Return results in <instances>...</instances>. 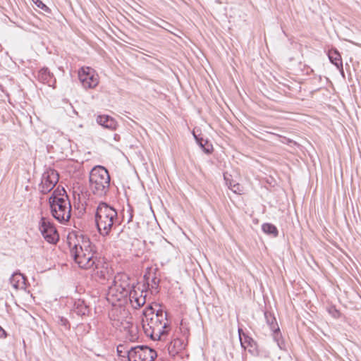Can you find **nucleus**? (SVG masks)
<instances>
[{
	"instance_id": "nucleus-24",
	"label": "nucleus",
	"mask_w": 361,
	"mask_h": 361,
	"mask_svg": "<svg viewBox=\"0 0 361 361\" xmlns=\"http://www.w3.org/2000/svg\"><path fill=\"white\" fill-rule=\"evenodd\" d=\"M35 4L39 8L44 10V11H49V8L44 4L42 3V1H41L40 0H32Z\"/></svg>"
},
{
	"instance_id": "nucleus-27",
	"label": "nucleus",
	"mask_w": 361,
	"mask_h": 361,
	"mask_svg": "<svg viewBox=\"0 0 361 361\" xmlns=\"http://www.w3.org/2000/svg\"><path fill=\"white\" fill-rule=\"evenodd\" d=\"M159 286V280L157 279V277H154L152 279V287L157 288Z\"/></svg>"
},
{
	"instance_id": "nucleus-28",
	"label": "nucleus",
	"mask_w": 361,
	"mask_h": 361,
	"mask_svg": "<svg viewBox=\"0 0 361 361\" xmlns=\"http://www.w3.org/2000/svg\"><path fill=\"white\" fill-rule=\"evenodd\" d=\"M124 346L123 345H119L118 347H117V352H118V354L121 356V353H122V348H123Z\"/></svg>"
},
{
	"instance_id": "nucleus-14",
	"label": "nucleus",
	"mask_w": 361,
	"mask_h": 361,
	"mask_svg": "<svg viewBox=\"0 0 361 361\" xmlns=\"http://www.w3.org/2000/svg\"><path fill=\"white\" fill-rule=\"evenodd\" d=\"M92 269L93 276L99 279H105L106 276L108 274L107 266H105V264L100 259H97L96 260V264H94Z\"/></svg>"
},
{
	"instance_id": "nucleus-18",
	"label": "nucleus",
	"mask_w": 361,
	"mask_h": 361,
	"mask_svg": "<svg viewBox=\"0 0 361 361\" xmlns=\"http://www.w3.org/2000/svg\"><path fill=\"white\" fill-rule=\"evenodd\" d=\"M328 55L330 61L333 64H334L338 69H341L342 71V73L343 74V63L341 61V56L339 52L336 49L330 50L329 51Z\"/></svg>"
},
{
	"instance_id": "nucleus-19",
	"label": "nucleus",
	"mask_w": 361,
	"mask_h": 361,
	"mask_svg": "<svg viewBox=\"0 0 361 361\" xmlns=\"http://www.w3.org/2000/svg\"><path fill=\"white\" fill-rule=\"evenodd\" d=\"M262 229L265 233L271 235L273 237H276L279 234L277 228L271 224L265 223L262 224Z\"/></svg>"
},
{
	"instance_id": "nucleus-9",
	"label": "nucleus",
	"mask_w": 361,
	"mask_h": 361,
	"mask_svg": "<svg viewBox=\"0 0 361 361\" xmlns=\"http://www.w3.org/2000/svg\"><path fill=\"white\" fill-rule=\"evenodd\" d=\"M39 229L48 243L55 244L58 242L59 233L49 219L42 217L39 223Z\"/></svg>"
},
{
	"instance_id": "nucleus-30",
	"label": "nucleus",
	"mask_w": 361,
	"mask_h": 361,
	"mask_svg": "<svg viewBox=\"0 0 361 361\" xmlns=\"http://www.w3.org/2000/svg\"><path fill=\"white\" fill-rule=\"evenodd\" d=\"M60 320H61V324L66 326V325L68 324V320L63 317H61Z\"/></svg>"
},
{
	"instance_id": "nucleus-6",
	"label": "nucleus",
	"mask_w": 361,
	"mask_h": 361,
	"mask_svg": "<svg viewBox=\"0 0 361 361\" xmlns=\"http://www.w3.org/2000/svg\"><path fill=\"white\" fill-rule=\"evenodd\" d=\"M89 182L90 190L97 197H104L109 191L110 176L104 166H97L91 170Z\"/></svg>"
},
{
	"instance_id": "nucleus-26",
	"label": "nucleus",
	"mask_w": 361,
	"mask_h": 361,
	"mask_svg": "<svg viewBox=\"0 0 361 361\" xmlns=\"http://www.w3.org/2000/svg\"><path fill=\"white\" fill-rule=\"evenodd\" d=\"M329 312L335 318H338L340 315V312L334 307H330L329 309Z\"/></svg>"
},
{
	"instance_id": "nucleus-5",
	"label": "nucleus",
	"mask_w": 361,
	"mask_h": 361,
	"mask_svg": "<svg viewBox=\"0 0 361 361\" xmlns=\"http://www.w3.org/2000/svg\"><path fill=\"white\" fill-rule=\"evenodd\" d=\"M135 288L131 285L128 276L124 273L117 274L111 286L109 287L106 300L112 305L116 302L127 301L128 294Z\"/></svg>"
},
{
	"instance_id": "nucleus-15",
	"label": "nucleus",
	"mask_w": 361,
	"mask_h": 361,
	"mask_svg": "<svg viewBox=\"0 0 361 361\" xmlns=\"http://www.w3.org/2000/svg\"><path fill=\"white\" fill-rule=\"evenodd\" d=\"M96 121L100 126L111 130H115L117 126L116 121L107 115H99L97 117Z\"/></svg>"
},
{
	"instance_id": "nucleus-29",
	"label": "nucleus",
	"mask_w": 361,
	"mask_h": 361,
	"mask_svg": "<svg viewBox=\"0 0 361 361\" xmlns=\"http://www.w3.org/2000/svg\"><path fill=\"white\" fill-rule=\"evenodd\" d=\"M6 331L0 326V338L6 337Z\"/></svg>"
},
{
	"instance_id": "nucleus-20",
	"label": "nucleus",
	"mask_w": 361,
	"mask_h": 361,
	"mask_svg": "<svg viewBox=\"0 0 361 361\" xmlns=\"http://www.w3.org/2000/svg\"><path fill=\"white\" fill-rule=\"evenodd\" d=\"M195 140H197V142L198 145L201 147V148L203 149V151L207 154H210L212 151V145L209 144L207 140H205L202 138H198L195 133H193Z\"/></svg>"
},
{
	"instance_id": "nucleus-2",
	"label": "nucleus",
	"mask_w": 361,
	"mask_h": 361,
	"mask_svg": "<svg viewBox=\"0 0 361 361\" xmlns=\"http://www.w3.org/2000/svg\"><path fill=\"white\" fill-rule=\"evenodd\" d=\"M68 243L71 249V255L75 263L85 269L93 268L98 259L93 251L91 242L87 238L69 235Z\"/></svg>"
},
{
	"instance_id": "nucleus-17",
	"label": "nucleus",
	"mask_w": 361,
	"mask_h": 361,
	"mask_svg": "<svg viewBox=\"0 0 361 361\" xmlns=\"http://www.w3.org/2000/svg\"><path fill=\"white\" fill-rule=\"evenodd\" d=\"M73 311L80 316L88 315L90 310L88 305H86L83 300H78L75 302L73 306Z\"/></svg>"
},
{
	"instance_id": "nucleus-1",
	"label": "nucleus",
	"mask_w": 361,
	"mask_h": 361,
	"mask_svg": "<svg viewBox=\"0 0 361 361\" xmlns=\"http://www.w3.org/2000/svg\"><path fill=\"white\" fill-rule=\"evenodd\" d=\"M142 324L144 332L147 336L154 341H159L161 336L168 334L169 325L166 313L163 310H157L154 313L152 306H148L143 311Z\"/></svg>"
},
{
	"instance_id": "nucleus-13",
	"label": "nucleus",
	"mask_w": 361,
	"mask_h": 361,
	"mask_svg": "<svg viewBox=\"0 0 361 361\" xmlns=\"http://www.w3.org/2000/svg\"><path fill=\"white\" fill-rule=\"evenodd\" d=\"M38 80L49 86H54L56 83V79L47 68H42L39 71Z\"/></svg>"
},
{
	"instance_id": "nucleus-8",
	"label": "nucleus",
	"mask_w": 361,
	"mask_h": 361,
	"mask_svg": "<svg viewBox=\"0 0 361 361\" xmlns=\"http://www.w3.org/2000/svg\"><path fill=\"white\" fill-rule=\"evenodd\" d=\"M78 79L85 89H94L99 84V75L96 71L88 66L78 70Z\"/></svg>"
},
{
	"instance_id": "nucleus-25",
	"label": "nucleus",
	"mask_w": 361,
	"mask_h": 361,
	"mask_svg": "<svg viewBox=\"0 0 361 361\" xmlns=\"http://www.w3.org/2000/svg\"><path fill=\"white\" fill-rule=\"evenodd\" d=\"M231 190L236 194H240V192H242L241 187L240 184L238 183L233 184V188H231Z\"/></svg>"
},
{
	"instance_id": "nucleus-22",
	"label": "nucleus",
	"mask_w": 361,
	"mask_h": 361,
	"mask_svg": "<svg viewBox=\"0 0 361 361\" xmlns=\"http://www.w3.org/2000/svg\"><path fill=\"white\" fill-rule=\"evenodd\" d=\"M126 329H128V332L130 333L131 338V340L136 339L137 337V328L134 327L133 325H130L129 323H128V326H125Z\"/></svg>"
},
{
	"instance_id": "nucleus-7",
	"label": "nucleus",
	"mask_w": 361,
	"mask_h": 361,
	"mask_svg": "<svg viewBox=\"0 0 361 361\" xmlns=\"http://www.w3.org/2000/svg\"><path fill=\"white\" fill-rule=\"evenodd\" d=\"M129 361H154L157 357V352L145 345L132 347L127 351Z\"/></svg>"
},
{
	"instance_id": "nucleus-12",
	"label": "nucleus",
	"mask_w": 361,
	"mask_h": 361,
	"mask_svg": "<svg viewBox=\"0 0 361 361\" xmlns=\"http://www.w3.org/2000/svg\"><path fill=\"white\" fill-rule=\"evenodd\" d=\"M142 293V291L133 288L128 294L127 300L130 301L133 308L137 309L146 302L145 295H143Z\"/></svg>"
},
{
	"instance_id": "nucleus-11",
	"label": "nucleus",
	"mask_w": 361,
	"mask_h": 361,
	"mask_svg": "<svg viewBox=\"0 0 361 361\" xmlns=\"http://www.w3.org/2000/svg\"><path fill=\"white\" fill-rule=\"evenodd\" d=\"M264 317L267 322V324L269 326L270 329L273 332V336L274 341L276 342L278 346L280 349L284 348V343L281 338V335L280 334V329L279 325L276 322V319L275 317L272 314V313L269 312H264Z\"/></svg>"
},
{
	"instance_id": "nucleus-23",
	"label": "nucleus",
	"mask_w": 361,
	"mask_h": 361,
	"mask_svg": "<svg viewBox=\"0 0 361 361\" xmlns=\"http://www.w3.org/2000/svg\"><path fill=\"white\" fill-rule=\"evenodd\" d=\"M231 176L228 174L227 173H225L224 174V178L226 182V185L228 187L229 189L231 190V188H233V184L236 183L235 181H233L231 178Z\"/></svg>"
},
{
	"instance_id": "nucleus-4",
	"label": "nucleus",
	"mask_w": 361,
	"mask_h": 361,
	"mask_svg": "<svg viewBox=\"0 0 361 361\" xmlns=\"http://www.w3.org/2000/svg\"><path fill=\"white\" fill-rule=\"evenodd\" d=\"M118 221L116 210L105 202H100L95 214L97 230L102 236L109 235L114 225Z\"/></svg>"
},
{
	"instance_id": "nucleus-16",
	"label": "nucleus",
	"mask_w": 361,
	"mask_h": 361,
	"mask_svg": "<svg viewBox=\"0 0 361 361\" xmlns=\"http://www.w3.org/2000/svg\"><path fill=\"white\" fill-rule=\"evenodd\" d=\"M10 283L16 289L25 288V277L20 272H15L12 274Z\"/></svg>"
},
{
	"instance_id": "nucleus-10",
	"label": "nucleus",
	"mask_w": 361,
	"mask_h": 361,
	"mask_svg": "<svg viewBox=\"0 0 361 361\" xmlns=\"http://www.w3.org/2000/svg\"><path fill=\"white\" fill-rule=\"evenodd\" d=\"M58 172L52 169H47L42 174L39 191L43 194L49 192L59 181Z\"/></svg>"
},
{
	"instance_id": "nucleus-3",
	"label": "nucleus",
	"mask_w": 361,
	"mask_h": 361,
	"mask_svg": "<svg viewBox=\"0 0 361 361\" xmlns=\"http://www.w3.org/2000/svg\"><path fill=\"white\" fill-rule=\"evenodd\" d=\"M52 216L60 222L68 221L71 215V205L63 188L57 187L49 198Z\"/></svg>"
},
{
	"instance_id": "nucleus-21",
	"label": "nucleus",
	"mask_w": 361,
	"mask_h": 361,
	"mask_svg": "<svg viewBox=\"0 0 361 361\" xmlns=\"http://www.w3.org/2000/svg\"><path fill=\"white\" fill-rule=\"evenodd\" d=\"M238 332H239V337H240V341L242 347L244 348H246L247 345L252 346V344L254 343V341L248 336H245L244 341H243V339L241 338L242 329H239Z\"/></svg>"
}]
</instances>
